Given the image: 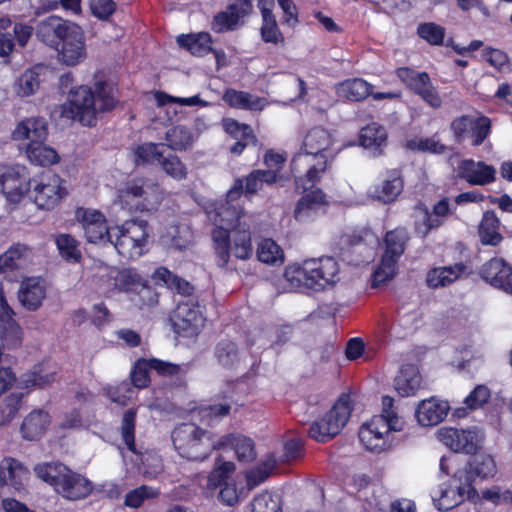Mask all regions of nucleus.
Instances as JSON below:
<instances>
[{
    "mask_svg": "<svg viewBox=\"0 0 512 512\" xmlns=\"http://www.w3.org/2000/svg\"><path fill=\"white\" fill-rule=\"evenodd\" d=\"M256 253L258 260L268 265L280 266L285 260L283 249L271 238L263 239L258 244Z\"/></svg>",
    "mask_w": 512,
    "mask_h": 512,
    "instance_id": "46",
    "label": "nucleus"
},
{
    "mask_svg": "<svg viewBox=\"0 0 512 512\" xmlns=\"http://www.w3.org/2000/svg\"><path fill=\"white\" fill-rule=\"evenodd\" d=\"M387 138L388 135L385 127L372 122L360 130L358 140L362 147L375 150L378 154H381L383 148L387 145Z\"/></svg>",
    "mask_w": 512,
    "mask_h": 512,
    "instance_id": "41",
    "label": "nucleus"
},
{
    "mask_svg": "<svg viewBox=\"0 0 512 512\" xmlns=\"http://www.w3.org/2000/svg\"><path fill=\"white\" fill-rule=\"evenodd\" d=\"M243 209L221 205L216 212V221L220 223L212 230L215 261L218 267L226 268L230 253L240 260H248L253 254L250 227L241 223Z\"/></svg>",
    "mask_w": 512,
    "mask_h": 512,
    "instance_id": "1",
    "label": "nucleus"
},
{
    "mask_svg": "<svg viewBox=\"0 0 512 512\" xmlns=\"http://www.w3.org/2000/svg\"><path fill=\"white\" fill-rule=\"evenodd\" d=\"M29 198L42 210H52L68 194L65 180L48 170L30 178Z\"/></svg>",
    "mask_w": 512,
    "mask_h": 512,
    "instance_id": "14",
    "label": "nucleus"
},
{
    "mask_svg": "<svg viewBox=\"0 0 512 512\" xmlns=\"http://www.w3.org/2000/svg\"><path fill=\"white\" fill-rule=\"evenodd\" d=\"M30 178L20 165H0V192L11 204H19L30 191Z\"/></svg>",
    "mask_w": 512,
    "mask_h": 512,
    "instance_id": "19",
    "label": "nucleus"
},
{
    "mask_svg": "<svg viewBox=\"0 0 512 512\" xmlns=\"http://www.w3.org/2000/svg\"><path fill=\"white\" fill-rule=\"evenodd\" d=\"M223 128L225 132L234 139L244 137L245 139H255L252 127L246 123H240L233 118L223 120Z\"/></svg>",
    "mask_w": 512,
    "mask_h": 512,
    "instance_id": "63",
    "label": "nucleus"
},
{
    "mask_svg": "<svg viewBox=\"0 0 512 512\" xmlns=\"http://www.w3.org/2000/svg\"><path fill=\"white\" fill-rule=\"evenodd\" d=\"M501 222L493 210H487L483 213L478 225V236L484 246H499L504 237L500 233Z\"/></svg>",
    "mask_w": 512,
    "mask_h": 512,
    "instance_id": "37",
    "label": "nucleus"
},
{
    "mask_svg": "<svg viewBox=\"0 0 512 512\" xmlns=\"http://www.w3.org/2000/svg\"><path fill=\"white\" fill-rule=\"evenodd\" d=\"M160 146H165L164 143H142L137 145L134 150V162L136 165H145L153 161L159 162L163 152L159 150Z\"/></svg>",
    "mask_w": 512,
    "mask_h": 512,
    "instance_id": "56",
    "label": "nucleus"
},
{
    "mask_svg": "<svg viewBox=\"0 0 512 512\" xmlns=\"http://www.w3.org/2000/svg\"><path fill=\"white\" fill-rule=\"evenodd\" d=\"M422 376L414 364H403L394 379V388L401 397L416 395L421 388Z\"/></svg>",
    "mask_w": 512,
    "mask_h": 512,
    "instance_id": "33",
    "label": "nucleus"
},
{
    "mask_svg": "<svg viewBox=\"0 0 512 512\" xmlns=\"http://www.w3.org/2000/svg\"><path fill=\"white\" fill-rule=\"evenodd\" d=\"M474 119L475 116L465 114L452 120L450 130L456 143L461 144L468 139Z\"/></svg>",
    "mask_w": 512,
    "mask_h": 512,
    "instance_id": "60",
    "label": "nucleus"
},
{
    "mask_svg": "<svg viewBox=\"0 0 512 512\" xmlns=\"http://www.w3.org/2000/svg\"><path fill=\"white\" fill-rule=\"evenodd\" d=\"M455 472L464 482L475 487L474 484L476 479L486 480L493 478L497 473V466L491 455L485 453H474L469 461Z\"/></svg>",
    "mask_w": 512,
    "mask_h": 512,
    "instance_id": "23",
    "label": "nucleus"
},
{
    "mask_svg": "<svg viewBox=\"0 0 512 512\" xmlns=\"http://www.w3.org/2000/svg\"><path fill=\"white\" fill-rule=\"evenodd\" d=\"M410 239L408 229L403 226H398L385 233L380 262L372 274V288H377L394 278L398 271L399 260L405 253Z\"/></svg>",
    "mask_w": 512,
    "mask_h": 512,
    "instance_id": "9",
    "label": "nucleus"
},
{
    "mask_svg": "<svg viewBox=\"0 0 512 512\" xmlns=\"http://www.w3.org/2000/svg\"><path fill=\"white\" fill-rule=\"evenodd\" d=\"M56 373L43 374L40 370L27 372L21 377V384L25 389L44 388L55 381Z\"/></svg>",
    "mask_w": 512,
    "mask_h": 512,
    "instance_id": "61",
    "label": "nucleus"
},
{
    "mask_svg": "<svg viewBox=\"0 0 512 512\" xmlns=\"http://www.w3.org/2000/svg\"><path fill=\"white\" fill-rule=\"evenodd\" d=\"M75 25L76 23L51 15L38 22L35 35L38 41L56 50L59 49L61 41L70 32L71 27Z\"/></svg>",
    "mask_w": 512,
    "mask_h": 512,
    "instance_id": "22",
    "label": "nucleus"
},
{
    "mask_svg": "<svg viewBox=\"0 0 512 512\" xmlns=\"http://www.w3.org/2000/svg\"><path fill=\"white\" fill-rule=\"evenodd\" d=\"M333 139L323 127H313L303 140L304 153L295 155L291 161V172L297 188L308 189L320 182L328 168V150Z\"/></svg>",
    "mask_w": 512,
    "mask_h": 512,
    "instance_id": "2",
    "label": "nucleus"
},
{
    "mask_svg": "<svg viewBox=\"0 0 512 512\" xmlns=\"http://www.w3.org/2000/svg\"><path fill=\"white\" fill-rule=\"evenodd\" d=\"M137 411L134 408L127 409L122 417L120 433L127 449L136 454L135 430H136Z\"/></svg>",
    "mask_w": 512,
    "mask_h": 512,
    "instance_id": "50",
    "label": "nucleus"
},
{
    "mask_svg": "<svg viewBox=\"0 0 512 512\" xmlns=\"http://www.w3.org/2000/svg\"><path fill=\"white\" fill-rule=\"evenodd\" d=\"M48 136V123L43 117L26 118L18 123L12 133L14 140H29L26 154L32 164L42 167L51 166L59 162L57 151L45 145Z\"/></svg>",
    "mask_w": 512,
    "mask_h": 512,
    "instance_id": "7",
    "label": "nucleus"
},
{
    "mask_svg": "<svg viewBox=\"0 0 512 512\" xmlns=\"http://www.w3.org/2000/svg\"><path fill=\"white\" fill-rule=\"evenodd\" d=\"M353 404L349 394H341L325 415L314 421L308 430L311 439L326 443L337 436L351 417Z\"/></svg>",
    "mask_w": 512,
    "mask_h": 512,
    "instance_id": "10",
    "label": "nucleus"
},
{
    "mask_svg": "<svg viewBox=\"0 0 512 512\" xmlns=\"http://www.w3.org/2000/svg\"><path fill=\"white\" fill-rule=\"evenodd\" d=\"M466 271L467 266L463 262L450 266L434 267L428 270L426 274V284L432 289L447 287L457 281Z\"/></svg>",
    "mask_w": 512,
    "mask_h": 512,
    "instance_id": "34",
    "label": "nucleus"
},
{
    "mask_svg": "<svg viewBox=\"0 0 512 512\" xmlns=\"http://www.w3.org/2000/svg\"><path fill=\"white\" fill-rule=\"evenodd\" d=\"M30 248L22 243H16L10 246L0 256V271L1 272H12L20 267V262L26 259Z\"/></svg>",
    "mask_w": 512,
    "mask_h": 512,
    "instance_id": "48",
    "label": "nucleus"
},
{
    "mask_svg": "<svg viewBox=\"0 0 512 512\" xmlns=\"http://www.w3.org/2000/svg\"><path fill=\"white\" fill-rule=\"evenodd\" d=\"M491 134V120L489 117L481 115L475 117L472 128H470L469 137L471 139V145L478 147Z\"/></svg>",
    "mask_w": 512,
    "mask_h": 512,
    "instance_id": "58",
    "label": "nucleus"
},
{
    "mask_svg": "<svg viewBox=\"0 0 512 512\" xmlns=\"http://www.w3.org/2000/svg\"><path fill=\"white\" fill-rule=\"evenodd\" d=\"M422 211L423 218L414 222V232L421 239H425L433 230L439 229L451 214L448 198H442L436 202L431 211L426 206L422 208Z\"/></svg>",
    "mask_w": 512,
    "mask_h": 512,
    "instance_id": "26",
    "label": "nucleus"
},
{
    "mask_svg": "<svg viewBox=\"0 0 512 512\" xmlns=\"http://www.w3.org/2000/svg\"><path fill=\"white\" fill-rule=\"evenodd\" d=\"M54 242L60 257L67 263L77 264L82 260L80 242L69 233H59Z\"/></svg>",
    "mask_w": 512,
    "mask_h": 512,
    "instance_id": "42",
    "label": "nucleus"
},
{
    "mask_svg": "<svg viewBox=\"0 0 512 512\" xmlns=\"http://www.w3.org/2000/svg\"><path fill=\"white\" fill-rule=\"evenodd\" d=\"M479 274L491 286L512 295V266L502 258L494 257L485 262Z\"/></svg>",
    "mask_w": 512,
    "mask_h": 512,
    "instance_id": "27",
    "label": "nucleus"
},
{
    "mask_svg": "<svg viewBox=\"0 0 512 512\" xmlns=\"http://www.w3.org/2000/svg\"><path fill=\"white\" fill-rule=\"evenodd\" d=\"M172 442L178 454L189 461H203L220 448L210 432L194 423H182L172 431Z\"/></svg>",
    "mask_w": 512,
    "mask_h": 512,
    "instance_id": "8",
    "label": "nucleus"
},
{
    "mask_svg": "<svg viewBox=\"0 0 512 512\" xmlns=\"http://www.w3.org/2000/svg\"><path fill=\"white\" fill-rule=\"evenodd\" d=\"M36 476L49 484L54 491L70 501L87 498L93 491V483L62 462H44L34 467Z\"/></svg>",
    "mask_w": 512,
    "mask_h": 512,
    "instance_id": "5",
    "label": "nucleus"
},
{
    "mask_svg": "<svg viewBox=\"0 0 512 512\" xmlns=\"http://www.w3.org/2000/svg\"><path fill=\"white\" fill-rule=\"evenodd\" d=\"M24 394L13 392L9 394L0 405L1 419L0 423H9L18 413Z\"/></svg>",
    "mask_w": 512,
    "mask_h": 512,
    "instance_id": "59",
    "label": "nucleus"
},
{
    "mask_svg": "<svg viewBox=\"0 0 512 512\" xmlns=\"http://www.w3.org/2000/svg\"><path fill=\"white\" fill-rule=\"evenodd\" d=\"M339 271L336 259L324 256L288 265L284 277L294 288L319 292L338 281Z\"/></svg>",
    "mask_w": 512,
    "mask_h": 512,
    "instance_id": "4",
    "label": "nucleus"
},
{
    "mask_svg": "<svg viewBox=\"0 0 512 512\" xmlns=\"http://www.w3.org/2000/svg\"><path fill=\"white\" fill-rule=\"evenodd\" d=\"M217 444H220V447L226 444L233 446L236 457L241 462H250L256 456L254 442L249 437L231 434L226 437L225 441Z\"/></svg>",
    "mask_w": 512,
    "mask_h": 512,
    "instance_id": "47",
    "label": "nucleus"
},
{
    "mask_svg": "<svg viewBox=\"0 0 512 512\" xmlns=\"http://www.w3.org/2000/svg\"><path fill=\"white\" fill-rule=\"evenodd\" d=\"M276 183V174L274 171H264L263 169H254L244 178L235 179L233 186L227 192V200L224 205L230 209L234 207L231 202L237 200L242 194L251 198L260 191L264 185L272 186Z\"/></svg>",
    "mask_w": 512,
    "mask_h": 512,
    "instance_id": "20",
    "label": "nucleus"
},
{
    "mask_svg": "<svg viewBox=\"0 0 512 512\" xmlns=\"http://www.w3.org/2000/svg\"><path fill=\"white\" fill-rule=\"evenodd\" d=\"M438 436L447 447L455 452L474 454L479 448L477 434L471 430L444 427L439 430Z\"/></svg>",
    "mask_w": 512,
    "mask_h": 512,
    "instance_id": "29",
    "label": "nucleus"
},
{
    "mask_svg": "<svg viewBox=\"0 0 512 512\" xmlns=\"http://www.w3.org/2000/svg\"><path fill=\"white\" fill-rule=\"evenodd\" d=\"M403 190V179L399 170L393 169L387 172V176L374 190V196L383 203H391Z\"/></svg>",
    "mask_w": 512,
    "mask_h": 512,
    "instance_id": "40",
    "label": "nucleus"
},
{
    "mask_svg": "<svg viewBox=\"0 0 512 512\" xmlns=\"http://www.w3.org/2000/svg\"><path fill=\"white\" fill-rule=\"evenodd\" d=\"M51 423V416L43 409L31 411L23 420L20 432L25 440H40L48 430Z\"/></svg>",
    "mask_w": 512,
    "mask_h": 512,
    "instance_id": "32",
    "label": "nucleus"
},
{
    "mask_svg": "<svg viewBox=\"0 0 512 512\" xmlns=\"http://www.w3.org/2000/svg\"><path fill=\"white\" fill-rule=\"evenodd\" d=\"M395 75L408 90L419 96L429 107L433 109L442 107V97L428 72L402 66L395 70Z\"/></svg>",
    "mask_w": 512,
    "mask_h": 512,
    "instance_id": "16",
    "label": "nucleus"
},
{
    "mask_svg": "<svg viewBox=\"0 0 512 512\" xmlns=\"http://www.w3.org/2000/svg\"><path fill=\"white\" fill-rule=\"evenodd\" d=\"M213 356L219 366L227 370H234L241 360L238 344L229 339H220L213 348Z\"/></svg>",
    "mask_w": 512,
    "mask_h": 512,
    "instance_id": "39",
    "label": "nucleus"
},
{
    "mask_svg": "<svg viewBox=\"0 0 512 512\" xmlns=\"http://www.w3.org/2000/svg\"><path fill=\"white\" fill-rule=\"evenodd\" d=\"M274 3L272 0H259L258 7L262 16V25L260 28L261 39L265 43L279 44L284 43V36L278 26L275 15L273 14Z\"/></svg>",
    "mask_w": 512,
    "mask_h": 512,
    "instance_id": "31",
    "label": "nucleus"
},
{
    "mask_svg": "<svg viewBox=\"0 0 512 512\" xmlns=\"http://www.w3.org/2000/svg\"><path fill=\"white\" fill-rule=\"evenodd\" d=\"M42 68L35 66L26 69L16 80L14 89L18 96L28 97L35 94L42 82L41 79Z\"/></svg>",
    "mask_w": 512,
    "mask_h": 512,
    "instance_id": "44",
    "label": "nucleus"
},
{
    "mask_svg": "<svg viewBox=\"0 0 512 512\" xmlns=\"http://www.w3.org/2000/svg\"><path fill=\"white\" fill-rule=\"evenodd\" d=\"M7 466L6 484H10L15 489H20L24 485V480L27 478L28 470L14 458H9Z\"/></svg>",
    "mask_w": 512,
    "mask_h": 512,
    "instance_id": "62",
    "label": "nucleus"
},
{
    "mask_svg": "<svg viewBox=\"0 0 512 512\" xmlns=\"http://www.w3.org/2000/svg\"><path fill=\"white\" fill-rule=\"evenodd\" d=\"M252 12V0H229L226 10L218 12L213 17L212 30L216 33L233 31Z\"/></svg>",
    "mask_w": 512,
    "mask_h": 512,
    "instance_id": "21",
    "label": "nucleus"
},
{
    "mask_svg": "<svg viewBox=\"0 0 512 512\" xmlns=\"http://www.w3.org/2000/svg\"><path fill=\"white\" fill-rule=\"evenodd\" d=\"M95 91L80 85L70 92L69 99L61 105V116L80 122L84 126H95L99 112L111 111L116 106L112 86L105 80L96 81Z\"/></svg>",
    "mask_w": 512,
    "mask_h": 512,
    "instance_id": "3",
    "label": "nucleus"
},
{
    "mask_svg": "<svg viewBox=\"0 0 512 512\" xmlns=\"http://www.w3.org/2000/svg\"><path fill=\"white\" fill-rule=\"evenodd\" d=\"M177 42L180 47L185 48L196 57H203L212 52L219 60L220 52L212 48V37L208 32L181 34L178 36ZM221 55H224V53L221 52Z\"/></svg>",
    "mask_w": 512,
    "mask_h": 512,
    "instance_id": "36",
    "label": "nucleus"
},
{
    "mask_svg": "<svg viewBox=\"0 0 512 512\" xmlns=\"http://www.w3.org/2000/svg\"><path fill=\"white\" fill-rule=\"evenodd\" d=\"M150 371L148 359L139 358L130 371L132 385L138 389L147 388L151 384Z\"/></svg>",
    "mask_w": 512,
    "mask_h": 512,
    "instance_id": "57",
    "label": "nucleus"
},
{
    "mask_svg": "<svg viewBox=\"0 0 512 512\" xmlns=\"http://www.w3.org/2000/svg\"><path fill=\"white\" fill-rule=\"evenodd\" d=\"M158 164L161 169L174 180L181 181L187 178V166L176 154L170 153L166 156L162 154L161 158H159Z\"/></svg>",
    "mask_w": 512,
    "mask_h": 512,
    "instance_id": "51",
    "label": "nucleus"
},
{
    "mask_svg": "<svg viewBox=\"0 0 512 512\" xmlns=\"http://www.w3.org/2000/svg\"><path fill=\"white\" fill-rule=\"evenodd\" d=\"M416 33L419 38L431 46H442L444 44L446 29L435 22H423L417 26Z\"/></svg>",
    "mask_w": 512,
    "mask_h": 512,
    "instance_id": "52",
    "label": "nucleus"
},
{
    "mask_svg": "<svg viewBox=\"0 0 512 512\" xmlns=\"http://www.w3.org/2000/svg\"><path fill=\"white\" fill-rule=\"evenodd\" d=\"M165 139L170 149L181 152L192 146L194 134L187 126L175 125L167 130Z\"/></svg>",
    "mask_w": 512,
    "mask_h": 512,
    "instance_id": "45",
    "label": "nucleus"
},
{
    "mask_svg": "<svg viewBox=\"0 0 512 512\" xmlns=\"http://www.w3.org/2000/svg\"><path fill=\"white\" fill-rule=\"evenodd\" d=\"M225 102L234 108L256 110L259 107L260 99L249 92L229 89L224 94Z\"/></svg>",
    "mask_w": 512,
    "mask_h": 512,
    "instance_id": "53",
    "label": "nucleus"
},
{
    "mask_svg": "<svg viewBox=\"0 0 512 512\" xmlns=\"http://www.w3.org/2000/svg\"><path fill=\"white\" fill-rule=\"evenodd\" d=\"M373 85L361 78L347 79L340 83L338 93L345 99L360 102L372 94Z\"/></svg>",
    "mask_w": 512,
    "mask_h": 512,
    "instance_id": "43",
    "label": "nucleus"
},
{
    "mask_svg": "<svg viewBox=\"0 0 512 512\" xmlns=\"http://www.w3.org/2000/svg\"><path fill=\"white\" fill-rule=\"evenodd\" d=\"M160 489L148 485H141L135 489L130 490L124 499V505L130 508H139L143 505L145 500L155 499L160 495Z\"/></svg>",
    "mask_w": 512,
    "mask_h": 512,
    "instance_id": "55",
    "label": "nucleus"
},
{
    "mask_svg": "<svg viewBox=\"0 0 512 512\" xmlns=\"http://www.w3.org/2000/svg\"><path fill=\"white\" fill-rule=\"evenodd\" d=\"M112 291L135 293L132 301L139 309L158 303V294L141 275L132 268H113L109 274Z\"/></svg>",
    "mask_w": 512,
    "mask_h": 512,
    "instance_id": "11",
    "label": "nucleus"
},
{
    "mask_svg": "<svg viewBox=\"0 0 512 512\" xmlns=\"http://www.w3.org/2000/svg\"><path fill=\"white\" fill-rule=\"evenodd\" d=\"M315 186L304 190L305 193L297 201L293 213L297 221L305 220L312 212L327 204L325 193L320 188L313 189Z\"/></svg>",
    "mask_w": 512,
    "mask_h": 512,
    "instance_id": "38",
    "label": "nucleus"
},
{
    "mask_svg": "<svg viewBox=\"0 0 512 512\" xmlns=\"http://www.w3.org/2000/svg\"><path fill=\"white\" fill-rule=\"evenodd\" d=\"M46 298V287L40 277H26L20 283L18 299L28 311L38 310Z\"/></svg>",
    "mask_w": 512,
    "mask_h": 512,
    "instance_id": "30",
    "label": "nucleus"
},
{
    "mask_svg": "<svg viewBox=\"0 0 512 512\" xmlns=\"http://www.w3.org/2000/svg\"><path fill=\"white\" fill-rule=\"evenodd\" d=\"M15 312L8 304L0 283V340L7 348L21 345L23 331L14 319Z\"/></svg>",
    "mask_w": 512,
    "mask_h": 512,
    "instance_id": "25",
    "label": "nucleus"
},
{
    "mask_svg": "<svg viewBox=\"0 0 512 512\" xmlns=\"http://www.w3.org/2000/svg\"><path fill=\"white\" fill-rule=\"evenodd\" d=\"M75 219L80 224L89 243L112 242L114 228L108 227L106 216L100 210L77 207Z\"/></svg>",
    "mask_w": 512,
    "mask_h": 512,
    "instance_id": "18",
    "label": "nucleus"
},
{
    "mask_svg": "<svg viewBox=\"0 0 512 512\" xmlns=\"http://www.w3.org/2000/svg\"><path fill=\"white\" fill-rule=\"evenodd\" d=\"M174 333L182 338L197 337L205 326L206 317L198 301L188 299L178 303L170 315Z\"/></svg>",
    "mask_w": 512,
    "mask_h": 512,
    "instance_id": "15",
    "label": "nucleus"
},
{
    "mask_svg": "<svg viewBox=\"0 0 512 512\" xmlns=\"http://www.w3.org/2000/svg\"><path fill=\"white\" fill-rule=\"evenodd\" d=\"M157 279L161 280L168 288L177 293L190 296L194 292V286L184 278L174 274L166 267H159L155 271Z\"/></svg>",
    "mask_w": 512,
    "mask_h": 512,
    "instance_id": "49",
    "label": "nucleus"
},
{
    "mask_svg": "<svg viewBox=\"0 0 512 512\" xmlns=\"http://www.w3.org/2000/svg\"><path fill=\"white\" fill-rule=\"evenodd\" d=\"M448 411L447 402L430 398L419 403L416 408V417L422 426H434L445 419Z\"/></svg>",
    "mask_w": 512,
    "mask_h": 512,
    "instance_id": "35",
    "label": "nucleus"
},
{
    "mask_svg": "<svg viewBox=\"0 0 512 512\" xmlns=\"http://www.w3.org/2000/svg\"><path fill=\"white\" fill-rule=\"evenodd\" d=\"M251 512H282L281 497L268 491L259 493L251 502Z\"/></svg>",
    "mask_w": 512,
    "mask_h": 512,
    "instance_id": "54",
    "label": "nucleus"
},
{
    "mask_svg": "<svg viewBox=\"0 0 512 512\" xmlns=\"http://www.w3.org/2000/svg\"><path fill=\"white\" fill-rule=\"evenodd\" d=\"M115 241L111 243L127 259H138L148 251L149 225L145 220H127L114 228Z\"/></svg>",
    "mask_w": 512,
    "mask_h": 512,
    "instance_id": "12",
    "label": "nucleus"
},
{
    "mask_svg": "<svg viewBox=\"0 0 512 512\" xmlns=\"http://www.w3.org/2000/svg\"><path fill=\"white\" fill-rule=\"evenodd\" d=\"M383 410L374 415L369 421L363 423L359 429L358 437L366 450L382 452L391 446V432L402 430V421L392 409L393 398L383 396Z\"/></svg>",
    "mask_w": 512,
    "mask_h": 512,
    "instance_id": "6",
    "label": "nucleus"
},
{
    "mask_svg": "<svg viewBox=\"0 0 512 512\" xmlns=\"http://www.w3.org/2000/svg\"><path fill=\"white\" fill-rule=\"evenodd\" d=\"M490 397V389L484 384H479L466 396L464 403L470 410H476L488 403Z\"/></svg>",
    "mask_w": 512,
    "mask_h": 512,
    "instance_id": "64",
    "label": "nucleus"
},
{
    "mask_svg": "<svg viewBox=\"0 0 512 512\" xmlns=\"http://www.w3.org/2000/svg\"><path fill=\"white\" fill-rule=\"evenodd\" d=\"M118 199L131 213L151 212L158 204V185L145 177L133 178L119 189Z\"/></svg>",
    "mask_w": 512,
    "mask_h": 512,
    "instance_id": "13",
    "label": "nucleus"
},
{
    "mask_svg": "<svg viewBox=\"0 0 512 512\" xmlns=\"http://www.w3.org/2000/svg\"><path fill=\"white\" fill-rule=\"evenodd\" d=\"M458 176L471 186H485L496 181V168L484 161L464 159L459 164Z\"/></svg>",
    "mask_w": 512,
    "mask_h": 512,
    "instance_id": "28",
    "label": "nucleus"
},
{
    "mask_svg": "<svg viewBox=\"0 0 512 512\" xmlns=\"http://www.w3.org/2000/svg\"><path fill=\"white\" fill-rule=\"evenodd\" d=\"M56 51L59 60L67 66H75L86 58L85 35L78 24L71 27Z\"/></svg>",
    "mask_w": 512,
    "mask_h": 512,
    "instance_id": "24",
    "label": "nucleus"
},
{
    "mask_svg": "<svg viewBox=\"0 0 512 512\" xmlns=\"http://www.w3.org/2000/svg\"><path fill=\"white\" fill-rule=\"evenodd\" d=\"M431 496L438 510L448 511L457 507L465 500H475L478 498V492L475 487L464 482L454 472L448 483H443L432 490Z\"/></svg>",
    "mask_w": 512,
    "mask_h": 512,
    "instance_id": "17",
    "label": "nucleus"
}]
</instances>
